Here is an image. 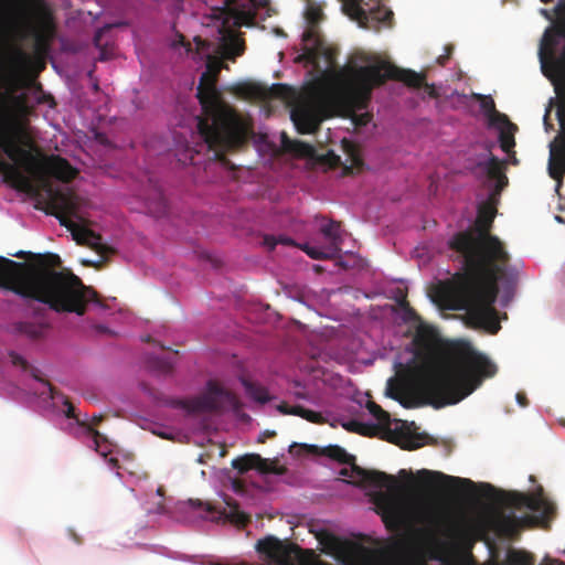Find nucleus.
Instances as JSON below:
<instances>
[{
  "mask_svg": "<svg viewBox=\"0 0 565 565\" xmlns=\"http://www.w3.org/2000/svg\"><path fill=\"white\" fill-rule=\"evenodd\" d=\"M497 214L491 204H479L476 232H459L449 241V247L463 258L466 273L436 287L439 301L451 310H466L467 322L475 329L491 334L501 329L494 302L499 281H514L516 270L510 267V255L499 237L490 230Z\"/></svg>",
  "mask_w": 565,
  "mask_h": 565,
  "instance_id": "nucleus-1",
  "label": "nucleus"
},
{
  "mask_svg": "<svg viewBox=\"0 0 565 565\" xmlns=\"http://www.w3.org/2000/svg\"><path fill=\"white\" fill-rule=\"evenodd\" d=\"M418 351L428 356L424 372L414 382L415 390L435 408L454 405L472 394L497 365L469 342L457 341L437 352L438 334L420 327L414 338Z\"/></svg>",
  "mask_w": 565,
  "mask_h": 565,
  "instance_id": "nucleus-2",
  "label": "nucleus"
},
{
  "mask_svg": "<svg viewBox=\"0 0 565 565\" xmlns=\"http://www.w3.org/2000/svg\"><path fill=\"white\" fill-rule=\"evenodd\" d=\"M12 256L30 258L19 263L0 256V287L15 295L47 305L57 312H74L83 316L86 306L95 302L103 306L97 292L85 286L72 271H58L61 258L56 254H32L20 250Z\"/></svg>",
  "mask_w": 565,
  "mask_h": 565,
  "instance_id": "nucleus-3",
  "label": "nucleus"
},
{
  "mask_svg": "<svg viewBox=\"0 0 565 565\" xmlns=\"http://www.w3.org/2000/svg\"><path fill=\"white\" fill-rule=\"evenodd\" d=\"M220 66L207 65L198 85L196 97L202 107L198 130L209 149L224 150L242 145L248 126L222 98L216 87Z\"/></svg>",
  "mask_w": 565,
  "mask_h": 565,
  "instance_id": "nucleus-4",
  "label": "nucleus"
},
{
  "mask_svg": "<svg viewBox=\"0 0 565 565\" xmlns=\"http://www.w3.org/2000/svg\"><path fill=\"white\" fill-rule=\"evenodd\" d=\"M323 455L339 463L351 466L352 477L359 479L361 484H370L374 488L386 489L373 495L375 511L381 515L386 529L396 532L411 522V510L399 497V486L396 478L379 470H367L355 463V457L338 445H331L323 449Z\"/></svg>",
  "mask_w": 565,
  "mask_h": 565,
  "instance_id": "nucleus-5",
  "label": "nucleus"
},
{
  "mask_svg": "<svg viewBox=\"0 0 565 565\" xmlns=\"http://www.w3.org/2000/svg\"><path fill=\"white\" fill-rule=\"evenodd\" d=\"M387 79L401 81L409 87L419 88L425 82V75L399 68L385 61L354 67L345 82L347 95L351 104L359 110L365 109L373 89L385 84Z\"/></svg>",
  "mask_w": 565,
  "mask_h": 565,
  "instance_id": "nucleus-6",
  "label": "nucleus"
},
{
  "mask_svg": "<svg viewBox=\"0 0 565 565\" xmlns=\"http://www.w3.org/2000/svg\"><path fill=\"white\" fill-rule=\"evenodd\" d=\"M19 103L17 97L0 93V148L14 163L0 159V171L19 183L28 184L29 179L21 172L18 164L29 169L35 162L34 156L19 146L24 136V128L13 111Z\"/></svg>",
  "mask_w": 565,
  "mask_h": 565,
  "instance_id": "nucleus-7",
  "label": "nucleus"
},
{
  "mask_svg": "<svg viewBox=\"0 0 565 565\" xmlns=\"http://www.w3.org/2000/svg\"><path fill=\"white\" fill-rule=\"evenodd\" d=\"M250 1L224 0V7L221 9L222 24L218 31L222 34L220 53L226 60L235 61L245 52V41L235 32V29L255 24V12L248 8Z\"/></svg>",
  "mask_w": 565,
  "mask_h": 565,
  "instance_id": "nucleus-8",
  "label": "nucleus"
},
{
  "mask_svg": "<svg viewBox=\"0 0 565 565\" xmlns=\"http://www.w3.org/2000/svg\"><path fill=\"white\" fill-rule=\"evenodd\" d=\"M53 207L55 210L53 215L56 216L62 226H65L72 233L73 238L78 244L88 245L100 254L106 253L107 247L102 244L100 235L79 223L82 217L78 215L77 204L72 196L61 194L55 200Z\"/></svg>",
  "mask_w": 565,
  "mask_h": 565,
  "instance_id": "nucleus-9",
  "label": "nucleus"
},
{
  "mask_svg": "<svg viewBox=\"0 0 565 565\" xmlns=\"http://www.w3.org/2000/svg\"><path fill=\"white\" fill-rule=\"evenodd\" d=\"M180 407L189 413L220 412L226 407L238 409L241 406L237 396L224 390L217 383L210 381L206 393L190 399L180 401Z\"/></svg>",
  "mask_w": 565,
  "mask_h": 565,
  "instance_id": "nucleus-10",
  "label": "nucleus"
},
{
  "mask_svg": "<svg viewBox=\"0 0 565 565\" xmlns=\"http://www.w3.org/2000/svg\"><path fill=\"white\" fill-rule=\"evenodd\" d=\"M557 21L553 26L546 29L540 44V60L546 58L554 63H565V0H562L554 8Z\"/></svg>",
  "mask_w": 565,
  "mask_h": 565,
  "instance_id": "nucleus-11",
  "label": "nucleus"
},
{
  "mask_svg": "<svg viewBox=\"0 0 565 565\" xmlns=\"http://www.w3.org/2000/svg\"><path fill=\"white\" fill-rule=\"evenodd\" d=\"M307 28L302 33L305 43L302 56L311 63L318 58L323 49V40L319 30L320 23L324 20L323 8L316 1H308L305 10Z\"/></svg>",
  "mask_w": 565,
  "mask_h": 565,
  "instance_id": "nucleus-12",
  "label": "nucleus"
},
{
  "mask_svg": "<svg viewBox=\"0 0 565 565\" xmlns=\"http://www.w3.org/2000/svg\"><path fill=\"white\" fill-rule=\"evenodd\" d=\"M476 169L489 181H494L493 184L489 185L491 189L487 201L481 204H491L492 207H497L501 192L508 185V177L503 171V162L491 153L488 160L479 161L476 164Z\"/></svg>",
  "mask_w": 565,
  "mask_h": 565,
  "instance_id": "nucleus-13",
  "label": "nucleus"
},
{
  "mask_svg": "<svg viewBox=\"0 0 565 565\" xmlns=\"http://www.w3.org/2000/svg\"><path fill=\"white\" fill-rule=\"evenodd\" d=\"M507 503L518 510L529 509L540 513L544 518H551L555 513V505L548 501L542 492L525 494L513 492L508 495Z\"/></svg>",
  "mask_w": 565,
  "mask_h": 565,
  "instance_id": "nucleus-14",
  "label": "nucleus"
},
{
  "mask_svg": "<svg viewBox=\"0 0 565 565\" xmlns=\"http://www.w3.org/2000/svg\"><path fill=\"white\" fill-rule=\"evenodd\" d=\"M232 467L241 475L250 469H256L262 473L284 475L286 472V468L279 467L276 460L270 461L258 454H247L237 457L232 460Z\"/></svg>",
  "mask_w": 565,
  "mask_h": 565,
  "instance_id": "nucleus-15",
  "label": "nucleus"
},
{
  "mask_svg": "<svg viewBox=\"0 0 565 565\" xmlns=\"http://www.w3.org/2000/svg\"><path fill=\"white\" fill-rule=\"evenodd\" d=\"M365 19L361 21L360 28L379 31L383 25L391 26L393 20V11L382 4L380 0L370 1L364 7Z\"/></svg>",
  "mask_w": 565,
  "mask_h": 565,
  "instance_id": "nucleus-16",
  "label": "nucleus"
},
{
  "mask_svg": "<svg viewBox=\"0 0 565 565\" xmlns=\"http://www.w3.org/2000/svg\"><path fill=\"white\" fill-rule=\"evenodd\" d=\"M45 385L49 388L50 398L51 399H56L58 397L63 398V405L65 407L64 408L65 416L67 418L76 419L78 425L85 427L87 433L89 435H92V437H93V441L95 444V450L97 452H99L100 455L106 456V451L100 449V440L105 441L106 438L98 430L94 429L93 426H90V425H88V424H86L84 422H81L77 418L76 409H75L74 405L72 404V402L67 397H65L62 393H60L50 382H45Z\"/></svg>",
  "mask_w": 565,
  "mask_h": 565,
  "instance_id": "nucleus-17",
  "label": "nucleus"
},
{
  "mask_svg": "<svg viewBox=\"0 0 565 565\" xmlns=\"http://www.w3.org/2000/svg\"><path fill=\"white\" fill-rule=\"evenodd\" d=\"M42 169L46 174L63 182H70L77 175V170L66 159L54 154L44 160Z\"/></svg>",
  "mask_w": 565,
  "mask_h": 565,
  "instance_id": "nucleus-18",
  "label": "nucleus"
},
{
  "mask_svg": "<svg viewBox=\"0 0 565 565\" xmlns=\"http://www.w3.org/2000/svg\"><path fill=\"white\" fill-rule=\"evenodd\" d=\"M530 516H516L514 513L505 514V513H499L493 518V526L497 530V532L504 536H513L515 535L519 530L529 524Z\"/></svg>",
  "mask_w": 565,
  "mask_h": 565,
  "instance_id": "nucleus-19",
  "label": "nucleus"
},
{
  "mask_svg": "<svg viewBox=\"0 0 565 565\" xmlns=\"http://www.w3.org/2000/svg\"><path fill=\"white\" fill-rule=\"evenodd\" d=\"M494 119L499 120L494 125L500 128V147L504 152L510 153L515 146L514 132L516 131L518 127L511 122L508 116L504 114H497Z\"/></svg>",
  "mask_w": 565,
  "mask_h": 565,
  "instance_id": "nucleus-20",
  "label": "nucleus"
},
{
  "mask_svg": "<svg viewBox=\"0 0 565 565\" xmlns=\"http://www.w3.org/2000/svg\"><path fill=\"white\" fill-rule=\"evenodd\" d=\"M192 507H204L206 512H218L220 514L224 515L226 519H228L232 523L236 524L237 526H245L249 522V516L245 514L243 511H241L237 507V504L231 505L228 503L230 511L226 512V509L223 511L217 510L215 507H213L211 503H202L199 500H190L189 501Z\"/></svg>",
  "mask_w": 565,
  "mask_h": 565,
  "instance_id": "nucleus-21",
  "label": "nucleus"
},
{
  "mask_svg": "<svg viewBox=\"0 0 565 565\" xmlns=\"http://www.w3.org/2000/svg\"><path fill=\"white\" fill-rule=\"evenodd\" d=\"M419 475L424 477V481L427 483L441 482L444 486L466 484L468 487H473V482L469 479L447 476L439 471L422 470Z\"/></svg>",
  "mask_w": 565,
  "mask_h": 565,
  "instance_id": "nucleus-22",
  "label": "nucleus"
},
{
  "mask_svg": "<svg viewBox=\"0 0 565 565\" xmlns=\"http://www.w3.org/2000/svg\"><path fill=\"white\" fill-rule=\"evenodd\" d=\"M291 118L300 134H312L319 127L317 118L307 109L294 111Z\"/></svg>",
  "mask_w": 565,
  "mask_h": 565,
  "instance_id": "nucleus-23",
  "label": "nucleus"
},
{
  "mask_svg": "<svg viewBox=\"0 0 565 565\" xmlns=\"http://www.w3.org/2000/svg\"><path fill=\"white\" fill-rule=\"evenodd\" d=\"M161 349L164 353L160 356L149 358V366L159 373L169 374L173 370L179 353L178 351H166L163 347Z\"/></svg>",
  "mask_w": 565,
  "mask_h": 565,
  "instance_id": "nucleus-24",
  "label": "nucleus"
},
{
  "mask_svg": "<svg viewBox=\"0 0 565 565\" xmlns=\"http://www.w3.org/2000/svg\"><path fill=\"white\" fill-rule=\"evenodd\" d=\"M321 233L329 241L328 246L339 254L341 252V245L343 243V237L341 234L340 223L335 221H330L327 224L321 226Z\"/></svg>",
  "mask_w": 565,
  "mask_h": 565,
  "instance_id": "nucleus-25",
  "label": "nucleus"
},
{
  "mask_svg": "<svg viewBox=\"0 0 565 565\" xmlns=\"http://www.w3.org/2000/svg\"><path fill=\"white\" fill-rule=\"evenodd\" d=\"M281 145L286 151L300 157L310 156L313 151V148L310 145L299 140L289 139L285 132L281 135Z\"/></svg>",
  "mask_w": 565,
  "mask_h": 565,
  "instance_id": "nucleus-26",
  "label": "nucleus"
},
{
  "mask_svg": "<svg viewBox=\"0 0 565 565\" xmlns=\"http://www.w3.org/2000/svg\"><path fill=\"white\" fill-rule=\"evenodd\" d=\"M46 326L34 322H18L14 324V331L32 340L41 339L44 335Z\"/></svg>",
  "mask_w": 565,
  "mask_h": 565,
  "instance_id": "nucleus-27",
  "label": "nucleus"
},
{
  "mask_svg": "<svg viewBox=\"0 0 565 565\" xmlns=\"http://www.w3.org/2000/svg\"><path fill=\"white\" fill-rule=\"evenodd\" d=\"M278 409L282 414L297 415V416H300L311 423H320L321 422V415L319 413H316L311 409H307L300 405L289 406L287 404H281L278 407Z\"/></svg>",
  "mask_w": 565,
  "mask_h": 565,
  "instance_id": "nucleus-28",
  "label": "nucleus"
},
{
  "mask_svg": "<svg viewBox=\"0 0 565 565\" xmlns=\"http://www.w3.org/2000/svg\"><path fill=\"white\" fill-rule=\"evenodd\" d=\"M501 565H534V559L530 553L510 547Z\"/></svg>",
  "mask_w": 565,
  "mask_h": 565,
  "instance_id": "nucleus-29",
  "label": "nucleus"
},
{
  "mask_svg": "<svg viewBox=\"0 0 565 565\" xmlns=\"http://www.w3.org/2000/svg\"><path fill=\"white\" fill-rule=\"evenodd\" d=\"M242 384L246 391V394L256 402L266 403L270 399L268 391L264 386L247 379H243Z\"/></svg>",
  "mask_w": 565,
  "mask_h": 565,
  "instance_id": "nucleus-30",
  "label": "nucleus"
},
{
  "mask_svg": "<svg viewBox=\"0 0 565 565\" xmlns=\"http://www.w3.org/2000/svg\"><path fill=\"white\" fill-rule=\"evenodd\" d=\"M301 249L312 259H333L339 255L335 249H332L329 246L322 248L305 244Z\"/></svg>",
  "mask_w": 565,
  "mask_h": 565,
  "instance_id": "nucleus-31",
  "label": "nucleus"
},
{
  "mask_svg": "<svg viewBox=\"0 0 565 565\" xmlns=\"http://www.w3.org/2000/svg\"><path fill=\"white\" fill-rule=\"evenodd\" d=\"M362 0H344L343 1V11L358 24H361V21L365 19L364 7L361 6Z\"/></svg>",
  "mask_w": 565,
  "mask_h": 565,
  "instance_id": "nucleus-32",
  "label": "nucleus"
},
{
  "mask_svg": "<svg viewBox=\"0 0 565 565\" xmlns=\"http://www.w3.org/2000/svg\"><path fill=\"white\" fill-rule=\"evenodd\" d=\"M10 358H11V362L14 366H19L21 367L22 370L24 371H29L31 376L43 383L45 385V382H47L46 380H43L41 376H40V370L34 367V366H31L28 361L20 354L15 353V352H11L10 353Z\"/></svg>",
  "mask_w": 565,
  "mask_h": 565,
  "instance_id": "nucleus-33",
  "label": "nucleus"
},
{
  "mask_svg": "<svg viewBox=\"0 0 565 565\" xmlns=\"http://www.w3.org/2000/svg\"><path fill=\"white\" fill-rule=\"evenodd\" d=\"M344 147L351 161V166L345 167L344 171L347 173H352L353 170L361 171L363 169L364 162L358 149L349 142H345Z\"/></svg>",
  "mask_w": 565,
  "mask_h": 565,
  "instance_id": "nucleus-34",
  "label": "nucleus"
},
{
  "mask_svg": "<svg viewBox=\"0 0 565 565\" xmlns=\"http://www.w3.org/2000/svg\"><path fill=\"white\" fill-rule=\"evenodd\" d=\"M366 408L379 420L381 424H388L390 423V415L386 411H384L380 405H377L375 402H367Z\"/></svg>",
  "mask_w": 565,
  "mask_h": 565,
  "instance_id": "nucleus-35",
  "label": "nucleus"
},
{
  "mask_svg": "<svg viewBox=\"0 0 565 565\" xmlns=\"http://www.w3.org/2000/svg\"><path fill=\"white\" fill-rule=\"evenodd\" d=\"M156 196L157 201L154 202L153 206L151 203H149L148 209L153 215L161 216L167 213V202L161 192H157Z\"/></svg>",
  "mask_w": 565,
  "mask_h": 565,
  "instance_id": "nucleus-36",
  "label": "nucleus"
},
{
  "mask_svg": "<svg viewBox=\"0 0 565 565\" xmlns=\"http://www.w3.org/2000/svg\"><path fill=\"white\" fill-rule=\"evenodd\" d=\"M481 107L486 111L490 113V120H491L492 125H494L499 121L498 119H494V117L497 114H500V113L495 110V105L491 97H482Z\"/></svg>",
  "mask_w": 565,
  "mask_h": 565,
  "instance_id": "nucleus-37",
  "label": "nucleus"
},
{
  "mask_svg": "<svg viewBox=\"0 0 565 565\" xmlns=\"http://www.w3.org/2000/svg\"><path fill=\"white\" fill-rule=\"evenodd\" d=\"M343 427L349 430V431H352V433H358V434H361V435H367L366 430H367V427L358 422V420H350L345 424H343Z\"/></svg>",
  "mask_w": 565,
  "mask_h": 565,
  "instance_id": "nucleus-38",
  "label": "nucleus"
},
{
  "mask_svg": "<svg viewBox=\"0 0 565 565\" xmlns=\"http://www.w3.org/2000/svg\"><path fill=\"white\" fill-rule=\"evenodd\" d=\"M372 119V115L370 113H363L360 115H354L352 120L356 127L366 126Z\"/></svg>",
  "mask_w": 565,
  "mask_h": 565,
  "instance_id": "nucleus-39",
  "label": "nucleus"
},
{
  "mask_svg": "<svg viewBox=\"0 0 565 565\" xmlns=\"http://www.w3.org/2000/svg\"><path fill=\"white\" fill-rule=\"evenodd\" d=\"M399 307L408 319H415L417 317L416 311L409 306L406 299L399 301Z\"/></svg>",
  "mask_w": 565,
  "mask_h": 565,
  "instance_id": "nucleus-40",
  "label": "nucleus"
},
{
  "mask_svg": "<svg viewBox=\"0 0 565 565\" xmlns=\"http://www.w3.org/2000/svg\"><path fill=\"white\" fill-rule=\"evenodd\" d=\"M445 51H446V53H445V54L439 55V56L437 57V63H438L440 66H445V65L448 63V61H449V58H450V56H451V54H452L454 46H452V45H446V46H445Z\"/></svg>",
  "mask_w": 565,
  "mask_h": 565,
  "instance_id": "nucleus-41",
  "label": "nucleus"
},
{
  "mask_svg": "<svg viewBox=\"0 0 565 565\" xmlns=\"http://www.w3.org/2000/svg\"><path fill=\"white\" fill-rule=\"evenodd\" d=\"M244 92L250 96H259L260 95V88L256 85H247L244 88Z\"/></svg>",
  "mask_w": 565,
  "mask_h": 565,
  "instance_id": "nucleus-42",
  "label": "nucleus"
},
{
  "mask_svg": "<svg viewBox=\"0 0 565 565\" xmlns=\"http://www.w3.org/2000/svg\"><path fill=\"white\" fill-rule=\"evenodd\" d=\"M516 402L520 406L526 407L529 405V401L526 395L523 392H519L515 396Z\"/></svg>",
  "mask_w": 565,
  "mask_h": 565,
  "instance_id": "nucleus-43",
  "label": "nucleus"
},
{
  "mask_svg": "<svg viewBox=\"0 0 565 565\" xmlns=\"http://www.w3.org/2000/svg\"><path fill=\"white\" fill-rule=\"evenodd\" d=\"M447 532H448V533H449V535H451V536L457 535V534H458V532H459V525H458V523H456V522H450V523H448Z\"/></svg>",
  "mask_w": 565,
  "mask_h": 565,
  "instance_id": "nucleus-44",
  "label": "nucleus"
},
{
  "mask_svg": "<svg viewBox=\"0 0 565 565\" xmlns=\"http://www.w3.org/2000/svg\"><path fill=\"white\" fill-rule=\"evenodd\" d=\"M340 475H341V476H344V477H350V478H352L351 468H350V469H348V468H343V469H341ZM353 479H355V483H356V484L361 486V483H360V481H359V479H358V478L353 477ZM366 486L371 487L370 484H362V487H366Z\"/></svg>",
  "mask_w": 565,
  "mask_h": 565,
  "instance_id": "nucleus-45",
  "label": "nucleus"
},
{
  "mask_svg": "<svg viewBox=\"0 0 565 565\" xmlns=\"http://www.w3.org/2000/svg\"><path fill=\"white\" fill-rule=\"evenodd\" d=\"M68 535L77 544H81L83 542L82 537L73 529H68Z\"/></svg>",
  "mask_w": 565,
  "mask_h": 565,
  "instance_id": "nucleus-46",
  "label": "nucleus"
},
{
  "mask_svg": "<svg viewBox=\"0 0 565 565\" xmlns=\"http://www.w3.org/2000/svg\"><path fill=\"white\" fill-rule=\"evenodd\" d=\"M392 383H393V379H391L388 381L387 395L394 399H398L397 393L395 391H393V388L391 387Z\"/></svg>",
  "mask_w": 565,
  "mask_h": 565,
  "instance_id": "nucleus-47",
  "label": "nucleus"
},
{
  "mask_svg": "<svg viewBox=\"0 0 565 565\" xmlns=\"http://www.w3.org/2000/svg\"><path fill=\"white\" fill-rule=\"evenodd\" d=\"M103 33H104V30L100 29L96 32L95 36H94V43L96 46H99L100 45V41H102V36H103Z\"/></svg>",
  "mask_w": 565,
  "mask_h": 565,
  "instance_id": "nucleus-48",
  "label": "nucleus"
},
{
  "mask_svg": "<svg viewBox=\"0 0 565 565\" xmlns=\"http://www.w3.org/2000/svg\"><path fill=\"white\" fill-rule=\"evenodd\" d=\"M419 446H420V445H419V444H417V443L407 441V443H406V444H404L402 447H403L404 449H409V450H411V449H416V448H418Z\"/></svg>",
  "mask_w": 565,
  "mask_h": 565,
  "instance_id": "nucleus-49",
  "label": "nucleus"
},
{
  "mask_svg": "<svg viewBox=\"0 0 565 565\" xmlns=\"http://www.w3.org/2000/svg\"><path fill=\"white\" fill-rule=\"evenodd\" d=\"M233 488H234V490H235L236 492H242V491H243V489H244V486H243V483H242L241 481H238V480H234V481H233Z\"/></svg>",
  "mask_w": 565,
  "mask_h": 565,
  "instance_id": "nucleus-50",
  "label": "nucleus"
},
{
  "mask_svg": "<svg viewBox=\"0 0 565 565\" xmlns=\"http://www.w3.org/2000/svg\"><path fill=\"white\" fill-rule=\"evenodd\" d=\"M540 13L547 20H553V14L547 9H541Z\"/></svg>",
  "mask_w": 565,
  "mask_h": 565,
  "instance_id": "nucleus-51",
  "label": "nucleus"
},
{
  "mask_svg": "<svg viewBox=\"0 0 565 565\" xmlns=\"http://www.w3.org/2000/svg\"><path fill=\"white\" fill-rule=\"evenodd\" d=\"M46 36L44 34L38 33L36 34V43L38 45H42L46 42Z\"/></svg>",
  "mask_w": 565,
  "mask_h": 565,
  "instance_id": "nucleus-52",
  "label": "nucleus"
},
{
  "mask_svg": "<svg viewBox=\"0 0 565 565\" xmlns=\"http://www.w3.org/2000/svg\"><path fill=\"white\" fill-rule=\"evenodd\" d=\"M561 154H562L563 161L565 163V131H564V135L562 138Z\"/></svg>",
  "mask_w": 565,
  "mask_h": 565,
  "instance_id": "nucleus-53",
  "label": "nucleus"
},
{
  "mask_svg": "<svg viewBox=\"0 0 565 565\" xmlns=\"http://www.w3.org/2000/svg\"><path fill=\"white\" fill-rule=\"evenodd\" d=\"M265 244H267L270 248H274L276 246L277 242L274 241V238L266 237L265 238Z\"/></svg>",
  "mask_w": 565,
  "mask_h": 565,
  "instance_id": "nucleus-54",
  "label": "nucleus"
},
{
  "mask_svg": "<svg viewBox=\"0 0 565 565\" xmlns=\"http://www.w3.org/2000/svg\"><path fill=\"white\" fill-rule=\"evenodd\" d=\"M279 243H282V244H286V245H289L292 243V241L290 238H280L279 239Z\"/></svg>",
  "mask_w": 565,
  "mask_h": 565,
  "instance_id": "nucleus-55",
  "label": "nucleus"
},
{
  "mask_svg": "<svg viewBox=\"0 0 565 565\" xmlns=\"http://www.w3.org/2000/svg\"><path fill=\"white\" fill-rule=\"evenodd\" d=\"M102 419H103V417H102V416H94V417H93V423H94V425H97L98 423H100V422H102Z\"/></svg>",
  "mask_w": 565,
  "mask_h": 565,
  "instance_id": "nucleus-56",
  "label": "nucleus"
},
{
  "mask_svg": "<svg viewBox=\"0 0 565 565\" xmlns=\"http://www.w3.org/2000/svg\"><path fill=\"white\" fill-rule=\"evenodd\" d=\"M109 463H110L111 466L116 467V466H117V463H118V459H116V458H110V459H109Z\"/></svg>",
  "mask_w": 565,
  "mask_h": 565,
  "instance_id": "nucleus-57",
  "label": "nucleus"
},
{
  "mask_svg": "<svg viewBox=\"0 0 565 565\" xmlns=\"http://www.w3.org/2000/svg\"><path fill=\"white\" fill-rule=\"evenodd\" d=\"M264 435H265V436H267V437H273V436H275V435H276V433H275V431H268V430H267V431H265V433H264Z\"/></svg>",
  "mask_w": 565,
  "mask_h": 565,
  "instance_id": "nucleus-58",
  "label": "nucleus"
},
{
  "mask_svg": "<svg viewBox=\"0 0 565 565\" xmlns=\"http://www.w3.org/2000/svg\"><path fill=\"white\" fill-rule=\"evenodd\" d=\"M274 87H275V88H277V89H281V88H284V85H281V84H277V85H275Z\"/></svg>",
  "mask_w": 565,
  "mask_h": 565,
  "instance_id": "nucleus-59",
  "label": "nucleus"
},
{
  "mask_svg": "<svg viewBox=\"0 0 565 565\" xmlns=\"http://www.w3.org/2000/svg\"><path fill=\"white\" fill-rule=\"evenodd\" d=\"M555 65L558 67H565V63H555Z\"/></svg>",
  "mask_w": 565,
  "mask_h": 565,
  "instance_id": "nucleus-60",
  "label": "nucleus"
},
{
  "mask_svg": "<svg viewBox=\"0 0 565 565\" xmlns=\"http://www.w3.org/2000/svg\"><path fill=\"white\" fill-rule=\"evenodd\" d=\"M540 1H541V2H543V3H550V2H552L553 0H540Z\"/></svg>",
  "mask_w": 565,
  "mask_h": 565,
  "instance_id": "nucleus-61",
  "label": "nucleus"
},
{
  "mask_svg": "<svg viewBox=\"0 0 565 565\" xmlns=\"http://www.w3.org/2000/svg\"><path fill=\"white\" fill-rule=\"evenodd\" d=\"M334 157V160L339 161L340 160V157L338 156H333Z\"/></svg>",
  "mask_w": 565,
  "mask_h": 565,
  "instance_id": "nucleus-62",
  "label": "nucleus"
},
{
  "mask_svg": "<svg viewBox=\"0 0 565 565\" xmlns=\"http://www.w3.org/2000/svg\"><path fill=\"white\" fill-rule=\"evenodd\" d=\"M84 264H86V265H93V263H92V262H85Z\"/></svg>",
  "mask_w": 565,
  "mask_h": 565,
  "instance_id": "nucleus-63",
  "label": "nucleus"
}]
</instances>
